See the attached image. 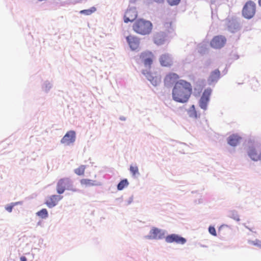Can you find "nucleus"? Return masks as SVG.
Here are the masks:
<instances>
[{
    "label": "nucleus",
    "instance_id": "nucleus-33",
    "mask_svg": "<svg viewBox=\"0 0 261 261\" xmlns=\"http://www.w3.org/2000/svg\"><path fill=\"white\" fill-rule=\"evenodd\" d=\"M153 1L157 3H160V2H163V0H153Z\"/></svg>",
    "mask_w": 261,
    "mask_h": 261
},
{
    "label": "nucleus",
    "instance_id": "nucleus-23",
    "mask_svg": "<svg viewBox=\"0 0 261 261\" xmlns=\"http://www.w3.org/2000/svg\"><path fill=\"white\" fill-rule=\"evenodd\" d=\"M128 185V182L126 179L122 180L118 185L117 189L119 190H122L124 188L127 187Z\"/></svg>",
    "mask_w": 261,
    "mask_h": 261
},
{
    "label": "nucleus",
    "instance_id": "nucleus-8",
    "mask_svg": "<svg viewBox=\"0 0 261 261\" xmlns=\"http://www.w3.org/2000/svg\"><path fill=\"white\" fill-rule=\"evenodd\" d=\"M137 11L134 8L128 9L125 13L124 16V21L125 23L132 22L136 19L137 17Z\"/></svg>",
    "mask_w": 261,
    "mask_h": 261
},
{
    "label": "nucleus",
    "instance_id": "nucleus-14",
    "mask_svg": "<svg viewBox=\"0 0 261 261\" xmlns=\"http://www.w3.org/2000/svg\"><path fill=\"white\" fill-rule=\"evenodd\" d=\"M241 139L239 135L232 134L228 138L227 142L230 145L235 146L240 143Z\"/></svg>",
    "mask_w": 261,
    "mask_h": 261
},
{
    "label": "nucleus",
    "instance_id": "nucleus-4",
    "mask_svg": "<svg viewBox=\"0 0 261 261\" xmlns=\"http://www.w3.org/2000/svg\"><path fill=\"white\" fill-rule=\"evenodd\" d=\"M56 189L59 194L63 193L66 190L72 192L77 191L76 189L73 186L72 181L68 177L60 179L57 182Z\"/></svg>",
    "mask_w": 261,
    "mask_h": 261
},
{
    "label": "nucleus",
    "instance_id": "nucleus-30",
    "mask_svg": "<svg viewBox=\"0 0 261 261\" xmlns=\"http://www.w3.org/2000/svg\"><path fill=\"white\" fill-rule=\"evenodd\" d=\"M172 23L171 22H166L164 24V27L166 28H170L171 27Z\"/></svg>",
    "mask_w": 261,
    "mask_h": 261
},
{
    "label": "nucleus",
    "instance_id": "nucleus-13",
    "mask_svg": "<svg viewBox=\"0 0 261 261\" xmlns=\"http://www.w3.org/2000/svg\"><path fill=\"white\" fill-rule=\"evenodd\" d=\"M62 198L63 196H61L51 195L46 199L45 204L49 208H52L56 206L58 201L62 199Z\"/></svg>",
    "mask_w": 261,
    "mask_h": 261
},
{
    "label": "nucleus",
    "instance_id": "nucleus-15",
    "mask_svg": "<svg viewBox=\"0 0 261 261\" xmlns=\"http://www.w3.org/2000/svg\"><path fill=\"white\" fill-rule=\"evenodd\" d=\"M220 76V72L218 69H216L211 73L208 79V82L210 84L216 82L219 79Z\"/></svg>",
    "mask_w": 261,
    "mask_h": 261
},
{
    "label": "nucleus",
    "instance_id": "nucleus-31",
    "mask_svg": "<svg viewBox=\"0 0 261 261\" xmlns=\"http://www.w3.org/2000/svg\"><path fill=\"white\" fill-rule=\"evenodd\" d=\"M21 261H27V259L25 256H21L20 257Z\"/></svg>",
    "mask_w": 261,
    "mask_h": 261
},
{
    "label": "nucleus",
    "instance_id": "nucleus-21",
    "mask_svg": "<svg viewBox=\"0 0 261 261\" xmlns=\"http://www.w3.org/2000/svg\"><path fill=\"white\" fill-rule=\"evenodd\" d=\"M130 172L133 176H136L139 174V169L137 165H130L129 168Z\"/></svg>",
    "mask_w": 261,
    "mask_h": 261
},
{
    "label": "nucleus",
    "instance_id": "nucleus-26",
    "mask_svg": "<svg viewBox=\"0 0 261 261\" xmlns=\"http://www.w3.org/2000/svg\"><path fill=\"white\" fill-rule=\"evenodd\" d=\"M249 243L253 245L257 246L261 248V241L256 240L255 241H250Z\"/></svg>",
    "mask_w": 261,
    "mask_h": 261
},
{
    "label": "nucleus",
    "instance_id": "nucleus-32",
    "mask_svg": "<svg viewBox=\"0 0 261 261\" xmlns=\"http://www.w3.org/2000/svg\"><path fill=\"white\" fill-rule=\"evenodd\" d=\"M235 220H236L237 221H239L240 220V219L239 218V216H237L236 217H234L233 218Z\"/></svg>",
    "mask_w": 261,
    "mask_h": 261
},
{
    "label": "nucleus",
    "instance_id": "nucleus-6",
    "mask_svg": "<svg viewBox=\"0 0 261 261\" xmlns=\"http://www.w3.org/2000/svg\"><path fill=\"white\" fill-rule=\"evenodd\" d=\"M226 43V38L222 35H218L213 37L210 42L211 47L215 49H220L224 46Z\"/></svg>",
    "mask_w": 261,
    "mask_h": 261
},
{
    "label": "nucleus",
    "instance_id": "nucleus-29",
    "mask_svg": "<svg viewBox=\"0 0 261 261\" xmlns=\"http://www.w3.org/2000/svg\"><path fill=\"white\" fill-rule=\"evenodd\" d=\"M13 205H7L6 207V209L7 211H8L9 212H11L12 211V208H13Z\"/></svg>",
    "mask_w": 261,
    "mask_h": 261
},
{
    "label": "nucleus",
    "instance_id": "nucleus-18",
    "mask_svg": "<svg viewBox=\"0 0 261 261\" xmlns=\"http://www.w3.org/2000/svg\"><path fill=\"white\" fill-rule=\"evenodd\" d=\"M248 155L250 157V158L254 161H258L261 159V153L258 154L255 149L251 147L249 148L248 151Z\"/></svg>",
    "mask_w": 261,
    "mask_h": 261
},
{
    "label": "nucleus",
    "instance_id": "nucleus-12",
    "mask_svg": "<svg viewBox=\"0 0 261 261\" xmlns=\"http://www.w3.org/2000/svg\"><path fill=\"white\" fill-rule=\"evenodd\" d=\"M159 61L162 66L170 67L173 64L172 58L169 54L162 55L159 58Z\"/></svg>",
    "mask_w": 261,
    "mask_h": 261
},
{
    "label": "nucleus",
    "instance_id": "nucleus-19",
    "mask_svg": "<svg viewBox=\"0 0 261 261\" xmlns=\"http://www.w3.org/2000/svg\"><path fill=\"white\" fill-rule=\"evenodd\" d=\"M86 166L85 165H81L78 168L74 169V173L79 176L84 175Z\"/></svg>",
    "mask_w": 261,
    "mask_h": 261
},
{
    "label": "nucleus",
    "instance_id": "nucleus-25",
    "mask_svg": "<svg viewBox=\"0 0 261 261\" xmlns=\"http://www.w3.org/2000/svg\"><path fill=\"white\" fill-rule=\"evenodd\" d=\"M208 101H209L208 100L201 98L200 99V102H199L200 107L202 109L205 110L206 109Z\"/></svg>",
    "mask_w": 261,
    "mask_h": 261
},
{
    "label": "nucleus",
    "instance_id": "nucleus-34",
    "mask_svg": "<svg viewBox=\"0 0 261 261\" xmlns=\"http://www.w3.org/2000/svg\"><path fill=\"white\" fill-rule=\"evenodd\" d=\"M259 5L261 6V0H258Z\"/></svg>",
    "mask_w": 261,
    "mask_h": 261
},
{
    "label": "nucleus",
    "instance_id": "nucleus-5",
    "mask_svg": "<svg viewBox=\"0 0 261 261\" xmlns=\"http://www.w3.org/2000/svg\"><path fill=\"white\" fill-rule=\"evenodd\" d=\"M255 4L251 1L247 2L243 7L242 14L247 19L252 18L255 13Z\"/></svg>",
    "mask_w": 261,
    "mask_h": 261
},
{
    "label": "nucleus",
    "instance_id": "nucleus-2",
    "mask_svg": "<svg viewBox=\"0 0 261 261\" xmlns=\"http://www.w3.org/2000/svg\"><path fill=\"white\" fill-rule=\"evenodd\" d=\"M139 57L144 66L148 68L146 70H143L142 73L152 85L154 86L157 85L161 81V77L156 73H152L150 71L154 58L153 54L151 51H145L141 53Z\"/></svg>",
    "mask_w": 261,
    "mask_h": 261
},
{
    "label": "nucleus",
    "instance_id": "nucleus-7",
    "mask_svg": "<svg viewBox=\"0 0 261 261\" xmlns=\"http://www.w3.org/2000/svg\"><path fill=\"white\" fill-rule=\"evenodd\" d=\"M129 47L132 50H138L140 47V40L135 36L129 35L126 38Z\"/></svg>",
    "mask_w": 261,
    "mask_h": 261
},
{
    "label": "nucleus",
    "instance_id": "nucleus-22",
    "mask_svg": "<svg viewBox=\"0 0 261 261\" xmlns=\"http://www.w3.org/2000/svg\"><path fill=\"white\" fill-rule=\"evenodd\" d=\"M211 93L212 89L210 88H207L204 91L201 98L209 100L210 96Z\"/></svg>",
    "mask_w": 261,
    "mask_h": 261
},
{
    "label": "nucleus",
    "instance_id": "nucleus-27",
    "mask_svg": "<svg viewBox=\"0 0 261 261\" xmlns=\"http://www.w3.org/2000/svg\"><path fill=\"white\" fill-rule=\"evenodd\" d=\"M180 0H167L168 3L171 6H175L178 5Z\"/></svg>",
    "mask_w": 261,
    "mask_h": 261
},
{
    "label": "nucleus",
    "instance_id": "nucleus-16",
    "mask_svg": "<svg viewBox=\"0 0 261 261\" xmlns=\"http://www.w3.org/2000/svg\"><path fill=\"white\" fill-rule=\"evenodd\" d=\"M81 185L85 187L96 186L100 185L96 181L87 178H83L80 180Z\"/></svg>",
    "mask_w": 261,
    "mask_h": 261
},
{
    "label": "nucleus",
    "instance_id": "nucleus-10",
    "mask_svg": "<svg viewBox=\"0 0 261 261\" xmlns=\"http://www.w3.org/2000/svg\"><path fill=\"white\" fill-rule=\"evenodd\" d=\"M179 75L175 73H169L167 74L164 79V84L166 86H170L175 84L179 79Z\"/></svg>",
    "mask_w": 261,
    "mask_h": 261
},
{
    "label": "nucleus",
    "instance_id": "nucleus-1",
    "mask_svg": "<svg viewBox=\"0 0 261 261\" xmlns=\"http://www.w3.org/2000/svg\"><path fill=\"white\" fill-rule=\"evenodd\" d=\"M192 92V86L189 82L183 80H178L172 89V99L177 102H186L190 97Z\"/></svg>",
    "mask_w": 261,
    "mask_h": 261
},
{
    "label": "nucleus",
    "instance_id": "nucleus-11",
    "mask_svg": "<svg viewBox=\"0 0 261 261\" xmlns=\"http://www.w3.org/2000/svg\"><path fill=\"white\" fill-rule=\"evenodd\" d=\"M166 241L170 243L175 242L177 244H184L186 242V240L177 234H172L166 237Z\"/></svg>",
    "mask_w": 261,
    "mask_h": 261
},
{
    "label": "nucleus",
    "instance_id": "nucleus-24",
    "mask_svg": "<svg viewBox=\"0 0 261 261\" xmlns=\"http://www.w3.org/2000/svg\"><path fill=\"white\" fill-rule=\"evenodd\" d=\"M37 216L42 219H45L48 217V212L46 209L43 208L37 213Z\"/></svg>",
    "mask_w": 261,
    "mask_h": 261
},
{
    "label": "nucleus",
    "instance_id": "nucleus-3",
    "mask_svg": "<svg viewBox=\"0 0 261 261\" xmlns=\"http://www.w3.org/2000/svg\"><path fill=\"white\" fill-rule=\"evenodd\" d=\"M133 30L137 34L146 35L149 34L152 30V24L144 19L137 20L133 25Z\"/></svg>",
    "mask_w": 261,
    "mask_h": 261
},
{
    "label": "nucleus",
    "instance_id": "nucleus-17",
    "mask_svg": "<svg viewBox=\"0 0 261 261\" xmlns=\"http://www.w3.org/2000/svg\"><path fill=\"white\" fill-rule=\"evenodd\" d=\"M163 234L161 230L157 228H152L150 231V237L154 239L162 238Z\"/></svg>",
    "mask_w": 261,
    "mask_h": 261
},
{
    "label": "nucleus",
    "instance_id": "nucleus-9",
    "mask_svg": "<svg viewBox=\"0 0 261 261\" xmlns=\"http://www.w3.org/2000/svg\"><path fill=\"white\" fill-rule=\"evenodd\" d=\"M75 140V133L73 130L68 132L63 138L61 139V142L62 144L69 145L73 143Z\"/></svg>",
    "mask_w": 261,
    "mask_h": 261
},
{
    "label": "nucleus",
    "instance_id": "nucleus-20",
    "mask_svg": "<svg viewBox=\"0 0 261 261\" xmlns=\"http://www.w3.org/2000/svg\"><path fill=\"white\" fill-rule=\"evenodd\" d=\"M96 11L95 7H92L89 9L81 10L80 13L85 15H90Z\"/></svg>",
    "mask_w": 261,
    "mask_h": 261
},
{
    "label": "nucleus",
    "instance_id": "nucleus-35",
    "mask_svg": "<svg viewBox=\"0 0 261 261\" xmlns=\"http://www.w3.org/2000/svg\"><path fill=\"white\" fill-rule=\"evenodd\" d=\"M191 108L194 110V105H193Z\"/></svg>",
    "mask_w": 261,
    "mask_h": 261
},
{
    "label": "nucleus",
    "instance_id": "nucleus-28",
    "mask_svg": "<svg viewBox=\"0 0 261 261\" xmlns=\"http://www.w3.org/2000/svg\"><path fill=\"white\" fill-rule=\"evenodd\" d=\"M209 232L214 236H217V233L215 228L213 226H210L208 228Z\"/></svg>",
    "mask_w": 261,
    "mask_h": 261
}]
</instances>
